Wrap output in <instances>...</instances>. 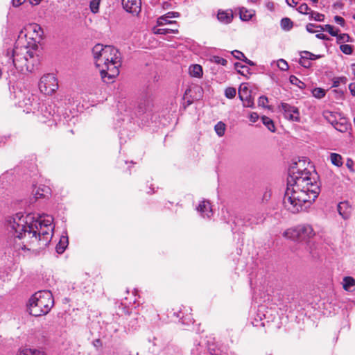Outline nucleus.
I'll return each instance as SVG.
<instances>
[{"instance_id": "49530a36", "label": "nucleus", "mask_w": 355, "mask_h": 355, "mask_svg": "<svg viewBox=\"0 0 355 355\" xmlns=\"http://www.w3.org/2000/svg\"><path fill=\"white\" fill-rule=\"evenodd\" d=\"M277 66L282 71H286L288 69V63L283 59L278 61Z\"/></svg>"}, {"instance_id": "4468645a", "label": "nucleus", "mask_w": 355, "mask_h": 355, "mask_svg": "<svg viewBox=\"0 0 355 355\" xmlns=\"http://www.w3.org/2000/svg\"><path fill=\"white\" fill-rule=\"evenodd\" d=\"M352 207L347 201L340 202L338 205V211L345 220L348 219L352 213Z\"/></svg>"}, {"instance_id": "5fc2aeb1", "label": "nucleus", "mask_w": 355, "mask_h": 355, "mask_svg": "<svg viewBox=\"0 0 355 355\" xmlns=\"http://www.w3.org/2000/svg\"><path fill=\"white\" fill-rule=\"evenodd\" d=\"M315 26H316V24H312V23H309L306 26V30L310 33H314L315 31L313 30V28H315Z\"/></svg>"}, {"instance_id": "bf43d9fd", "label": "nucleus", "mask_w": 355, "mask_h": 355, "mask_svg": "<svg viewBox=\"0 0 355 355\" xmlns=\"http://www.w3.org/2000/svg\"><path fill=\"white\" fill-rule=\"evenodd\" d=\"M166 16L167 17H178L180 16V14L178 12H168L167 14H166Z\"/></svg>"}, {"instance_id": "dca6fc26", "label": "nucleus", "mask_w": 355, "mask_h": 355, "mask_svg": "<svg viewBox=\"0 0 355 355\" xmlns=\"http://www.w3.org/2000/svg\"><path fill=\"white\" fill-rule=\"evenodd\" d=\"M192 92L195 93V95L193 96V98L195 100H199L202 97L203 95V89L202 87L199 85H195L191 87H189L186 89L184 95V98H185V96L188 95L189 94H191Z\"/></svg>"}, {"instance_id": "bb28decb", "label": "nucleus", "mask_w": 355, "mask_h": 355, "mask_svg": "<svg viewBox=\"0 0 355 355\" xmlns=\"http://www.w3.org/2000/svg\"><path fill=\"white\" fill-rule=\"evenodd\" d=\"M225 124L222 121H219L215 125L214 130L219 137H222L225 135Z\"/></svg>"}, {"instance_id": "f8f14e48", "label": "nucleus", "mask_w": 355, "mask_h": 355, "mask_svg": "<svg viewBox=\"0 0 355 355\" xmlns=\"http://www.w3.org/2000/svg\"><path fill=\"white\" fill-rule=\"evenodd\" d=\"M141 0H122L123 9L132 15H137L141 11Z\"/></svg>"}, {"instance_id": "f03ea898", "label": "nucleus", "mask_w": 355, "mask_h": 355, "mask_svg": "<svg viewBox=\"0 0 355 355\" xmlns=\"http://www.w3.org/2000/svg\"><path fill=\"white\" fill-rule=\"evenodd\" d=\"M19 222H16V218H14V223L12 226L13 230L12 236L21 239L24 237L28 236L29 238H35L38 240L44 242L45 244H49L53 236L52 232L53 227H44L42 225H34L33 223H28V220H24V216H18ZM30 217L26 216L28 219Z\"/></svg>"}, {"instance_id": "3c124183", "label": "nucleus", "mask_w": 355, "mask_h": 355, "mask_svg": "<svg viewBox=\"0 0 355 355\" xmlns=\"http://www.w3.org/2000/svg\"><path fill=\"white\" fill-rule=\"evenodd\" d=\"M334 21L343 27L345 25V19L340 16L336 15L334 17Z\"/></svg>"}, {"instance_id": "9b49d317", "label": "nucleus", "mask_w": 355, "mask_h": 355, "mask_svg": "<svg viewBox=\"0 0 355 355\" xmlns=\"http://www.w3.org/2000/svg\"><path fill=\"white\" fill-rule=\"evenodd\" d=\"M153 103L150 99L145 98L141 99L136 108L135 114L140 117L144 114L150 115L152 112Z\"/></svg>"}, {"instance_id": "0e129e2a", "label": "nucleus", "mask_w": 355, "mask_h": 355, "mask_svg": "<svg viewBox=\"0 0 355 355\" xmlns=\"http://www.w3.org/2000/svg\"><path fill=\"white\" fill-rule=\"evenodd\" d=\"M286 2L291 7H294L297 4V1L295 0H286Z\"/></svg>"}, {"instance_id": "72a5a7b5", "label": "nucleus", "mask_w": 355, "mask_h": 355, "mask_svg": "<svg viewBox=\"0 0 355 355\" xmlns=\"http://www.w3.org/2000/svg\"><path fill=\"white\" fill-rule=\"evenodd\" d=\"M313 96L317 98H322L325 96L326 92L322 88H315L312 90Z\"/></svg>"}, {"instance_id": "8fccbe9b", "label": "nucleus", "mask_w": 355, "mask_h": 355, "mask_svg": "<svg viewBox=\"0 0 355 355\" xmlns=\"http://www.w3.org/2000/svg\"><path fill=\"white\" fill-rule=\"evenodd\" d=\"M346 166L349 168L350 171H354V163L351 158H347L346 162Z\"/></svg>"}, {"instance_id": "603ef678", "label": "nucleus", "mask_w": 355, "mask_h": 355, "mask_svg": "<svg viewBox=\"0 0 355 355\" xmlns=\"http://www.w3.org/2000/svg\"><path fill=\"white\" fill-rule=\"evenodd\" d=\"M58 244H69V238L65 233V235H62Z\"/></svg>"}, {"instance_id": "09e8293b", "label": "nucleus", "mask_w": 355, "mask_h": 355, "mask_svg": "<svg viewBox=\"0 0 355 355\" xmlns=\"http://www.w3.org/2000/svg\"><path fill=\"white\" fill-rule=\"evenodd\" d=\"M168 17H167L166 15V17H162L159 18L158 21H157L158 25L159 26H162V25H164V24H166L171 23V21H169L168 19Z\"/></svg>"}, {"instance_id": "b1692460", "label": "nucleus", "mask_w": 355, "mask_h": 355, "mask_svg": "<svg viewBox=\"0 0 355 355\" xmlns=\"http://www.w3.org/2000/svg\"><path fill=\"white\" fill-rule=\"evenodd\" d=\"M349 123H347L346 121H336L334 123H333L334 128L340 132H347L349 128Z\"/></svg>"}, {"instance_id": "4c0bfd02", "label": "nucleus", "mask_w": 355, "mask_h": 355, "mask_svg": "<svg viewBox=\"0 0 355 355\" xmlns=\"http://www.w3.org/2000/svg\"><path fill=\"white\" fill-rule=\"evenodd\" d=\"M302 53L304 55V58L309 60H315L322 57L321 55H315L307 51H302Z\"/></svg>"}, {"instance_id": "f257e3e1", "label": "nucleus", "mask_w": 355, "mask_h": 355, "mask_svg": "<svg viewBox=\"0 0 355 355\" xmlns=\"http://www.w3.org/2000/svg\"><path fill=\"white\" fill-rule=\"evenodd\" d=\"M295 169V166H292L288 171L287 188L283 199L285 207L294 214L310 207L320 192L316 174L313 175L306 168Z\"/></svg>"}, {"instance_id": "ddd939ff", "label": "nucleus", "mask_w": 355, "mask_h": 355, "mask_svg": "<svg viewBox=\"0 0 355 355\" xmlns=\"http://www.w3.org/2000/svg\"><path fill=\"white\" fill-rule=\"evenodd\" d=\"M38 48V46L36 44H33V47L31 49H28L26 46L24 47V50H26V54H28V58H29V64L33 66V71L35 67L40 64V57L37 54H36V49Z\"/></svg>"}, {"instance_id": "1a4fd4ad", "label": "nucleus", "mask_w": 355, "mask_h": 355, "mask_svg": "<svg viewBox=\"0 0 355 355\" xmlns=\"http://www.w3.org/2000/svg\"><path fill=\"white\" fill-rule=\"evenodd\" d=\"M40 91L46 94H51L58 88L57 78L53 74L49 73L43 76L39 83Z\"/></svg>"}, {"instance_id": "13d9d810", "label": "nucleus", "mask_w": 355, "mask_h": 355, "mask_svg": "<svg viewBox=\"0 0 355 355\" xmlns=\"http://www.w3.org/2000/svg\"><path fill=\"white\" fill-rule=\"evenodd\" d=\"M315 37L318 39L322 40H330V38L328 36H327L326 35H324L323 33H318L315 35Z\"/></svg>"}, {"instance_id": "a878e982", "label": "nucleus", "mask_w": 355, "mask_h": 355, "mask_svg": "<svg viewBox=\"0 0 355 355\" xmlns=\"http://www.w3.org/2000/svg\"><path fill=\"white\" fill-rule=\"evenodd\" d=\"M250 95V91L248 88L246 86L242 87V85H241L239 89V97L241 101L246 100L248 96Z\"/></svg>"}, {"instance_id": "412c9836", "label": "nucleus", "mask_w": 355, "mask_h": 355, "mask_svg": "<svg viewBox=\"0 0 355 355\" xmlns=\"http://www.w3.org/2000/svg\"><path fill=\"white\" fill-rule=\"evenodd\" d=\"M281 28L286 31H289L293 27V22L288 17H284L280 21Z\"/></svg>"}, {"instance_id": "58836bf2", "label": "nucleus", "mask_w": 355, "mask_h": 355, "mask_svg": "<svg viewBox=\"0 0 355 355\" xmlns=\"http://www.w3.org/2000/svg\"><path fill=\"white\" fill-rule=\"evenodd\" d=\"M324 116L327 119V121L329 123H330L332 125L333 123H334L336 121L334 114L331 112H325L324 113Z\"/></svg>"}, {"instance_id": "0eeeda50", "label": "nucleus", "mask_w": 355, "mask_h": 355, "mask_svg": "<svg viewBox=\"0 0 355 355\" xmlns=\"http://www.w3.org/2000/svg\"><path fill=\"white\" fill-rule=\"evenodd\" d=\"M10 92L13 93L14 98L17 101L16 103L21 107L25 108L27 112L31 110L33 104L37 101V97L31 94L28 91L16 90L13 86L10 88Z\"/></svg>"}, {"instance_id": "4d7b16f0", "label": "nucleus", "mask_w": 355, "mask_h": 355, "mask_svg": "<svg viewBox=\"0 0 355 355\" xmlns=\"http://www.w3.org/2000/svg\"><path fill=\"white\" fill-rule=\"evenodd\" d=\"M12 5L15 7H18L23 4L24 2L28 1V0H12Z\"/></svg>"}, {"instance_id": "de8ad7c7", "label": "nucleus", "mask_w": 355, "mask_h": 355, "mask_svg": "<svg viewBox=\"0 0 355 355\" xmlns=\"http://www.w3.org/2000/svg\"><path fill=\"white\" fill-rule=\"evenodd\" d=\"M244 107H252L254 105L251 95L248 96L246 100L241 101Z\"/></svg>"}, {"instance_id": "79ce46f5", "label": "nucleus", "mask_w": 355, "mask_h": 355, "mask_svg": "<svg viewBox=\"0 0 355 355\" xmlns=\"http://www.w3.org/2000/svg\"><path fill=\"white\" fill-rule=\"evenodd\" d=\"M346 82H347V78L346 77L336 78L334 79L332 87H338L340 85V83L345 84Z\"/></svg>"}, {"instance_id": "338daca9", "label": "nucleus", "mask_w": 355, "mask_h": 355, "mask_svg": "<svg viewBox=\"0 0 355 355\" xmlns=\"http://www.w3.org/2000/svg\"><path fill=\"white\" fill-rule=\"evenodd\" d=\"M90 7H91V10L92 11V12L96 13L98 12V3L96 7H94V3L92 2L90 4Z\"/></svg>"}, {"instance_id": "7ed1b4c3", "label": "nucleus", "mask_w": 355, "mask_h": 355, "mask_svg": "<svg viewBox=\"0 0 355 355\" xmlns=\"http://www.w3.org/2000/svg\"><path fill=\"white\" fill-rule=\"evenodd\" d=\"M54 305L53 294L50 291L42 290L35 293L29 300V313L39 317L49 313Z\"/></svg>"}, {"instance_id": "a211bd4d", "label": "nucleus", "mask_w": 355, "mask_h": 355, "mask_svg": "<svg viewBox=\"0 0 355 355\" xmlns=\"http://www.w3.org/2000/svg\"><path fill=\"white\" fill-rule=\"evenodd\" d=\"M197 210L202 214L209 217V213L211 212L210 202L207 200L202 201L197 207Z\"/></svg>"}, {"instance_id": "69168bd1", "label": "nucleus", "mask_w": 355, "mask_h": 355, "mask_svg": "<svg viewBox=\"0 0 355 355\" xmlns=\"http://www.w3.org/2000/svg\"><path fill=\"white\" fill-rule=\"evenodd\" d=\"M180 313H181L180 311L177 312V311H174L173 310H172L168 313V315H170L171 316L176 317V318H180Z\"/></svg>"}, {"instance_id": "e433bc0d", "label": "nucleus", "mask_w": 355, "mask_h": 355, "mask_svg": "<svg viewBox=\"0 0 355 355\" xmlns=\"http://www.w3.org/2000/svg\"><path fill=\"white\" fill-rule=\"evenodd\" d=\"M340 49L346 55H351L353 53V46L349 44H341Z\"/></svg>"}, {"instance_id": "e2e57ef3", "label": "nucleus", "mask_w": 355, "mask_h": 355, "mask_svg": "<svg viewBox=\"0 0 355 355\" xmlns=\"http://www.w3.org/2000/svg\"><path fill=\"white\" fill-rule=\"evenodd\" d=\"M242 61L244 62L245 63H246L247 64L250 65V66H254L256 64L253 61L249 60L246 57H245L244 59Z\"/></svg>"}, {"instance_id": "ea45409f", "label": "nucleus", "mask_w": 355, "mask_h": 355, "mask_svg": "<svg viewBox=\"0 0 355 355\" xmlns=\"http://www.w3.org/2000/svg\"><path fill=\"white\" fill-rule=\"evenodd\" d=\"M299 63L301 66H302L304 68H309L311 66V63L310 60H309L308 59H306L304 58V55H303L302 53H301V58L300 59Z\"/></svg>"}, {"instance_id": "f3484780", "label": "nucleus", "mask_w": 355, "mask_h": 355, "mask_svg": "<svg viewBox=\"0 0 355 355\" xmlns=\"http://www.w3.org/2000/svg\"><path fill=\"white\" fill-rule=\"evenodd\" d=\"M343 288L348 292L354 291L355 290V279L350 276L345 277L343 279Z\"/></svg>"}, {"instance_id": "9d476101", "label": "nucleus", "mask_w": 355, "mask_h": 355, "mask_svg": "<svg viewBox=\"0 0 355 355\" xmlns=\"http://www.w3.org/2000/svg\"><path fill=\"white\" fill-rule=\"evenodd\" d=\"M279 108L283 112L285 118L287 119L296 122L300 121V111L297 107L286 103H281Z\"/></svg>"}, {"instance_id": "774afa93", "label": "nucleus", "mask_w": 355, "mask_h": 355, "mask_svg": "<svg viewBox=\"0 0 355 355\" xmlns=\"http://www.w3.org/2000/svg\"><path fill=\"white\" fill-rule=\"evenodd\" d=\"M42 0H28V1L32 5H37Z\"/></svg>"}, {"instance_id": "c03bdc74", "label": "nucleus", "mask_w": 355, "mask_h": 355, "mask_svg": "<svg viewBox=\"0 0 355 355\" xmlns=\"http://www.w3.org/2000/svg\"><path fill=\"white\" fill-rule=\"evenodd\" d=\"M214 62L218 64H221L223 66H226L227 64V60L223 58L220 56H214Z\"/></svg>"}, {"instance_id": "473e14b6", "label": "nucleus", "mask_w": 355, "mask_h": 355, "mask_svg": "<svg viewBox=\"0 0 355 355\" xmlns=\"http://www.w3.org/2000/svg\"><path fill=\"white\" fill-rule=\"evenodd\" d=\"M289 80L291 84L297 86L299 88L302 89L305 87V84L294 75L289 77Z\"/></svg>"}, {"instance_id": "cd10ccee", "label": "nucleus", "mask_w": 355, "mask_h": 355, "mask_svg": "<svg viewBox=\"0 0 355 355\" xmlns=\"http://www.w3.org/2000/svg\"><path fill=\"white\" fill-rule=\"evenodd\" d=\"M337 38V43H345V42H352L353 40L351 38V37L347 34V33H343L338 35V33H337V35H336Z\"/></svg>"}, {"instance_id": "a19ab883", "label": "nucleus", "mask_w": 355, "mask_h": 355, "mask_svg": "<svg viewBox=\"0 0 355 355\" xmlns=\"http://www.w3.org/2000/svg\"><path fill=\"white\" fill-rule=\"evenodd\" d=\"M324 31L328 32L331 36H336L337 35V33L339 32V29L334 31L333 26L330 24H326L324 26Z\"/></svg>"}, {"instance_id": "393cba45", "label": "nucleus", "mask_w": 355, "mask_h": 355, "mask_svg": "<svg viewBox=\"0 0 355 355\" xmlns=\"http://www.w3.org/2000/svg\"><path fill=\"white\" fill-rule=\"evenodd\" d=\"M330 159L332 164L338 167L343 165V158L340 155L332 153L330 155Z\"/></svg>"}, {"instance_id": "2eb2a0df", "label": "nucleus", "mask_w": 355, "mask_h": 355, "mask_svg": "<svg viewBox=\"0 0 355 355\" xmlns=\"http://www.w3.org/2000/svg\"><path fill=\"white\" fill-rule=\"evenodd\" d=\"M217 18L220 22L228 24L233 20V12L232 10H219L217 14Z\"/></svg>"}, {"instance_id": "c756f323", "label": "nucleus", "mask_w": 355, "mask_h": 355, "mask_svg": "<svg viewBox=\"0 0 355 355\" xmlns=\"http://www.w3.org/2000/svg\"><path fill=\"white\" fill-rule=\"evenodd\" d=\"M178 32V30H173L167 28H154V33L155 34L167 35L169 33H175Z\"/></svg>"}, {"instance_id": "680f3d73", "label": "nucleus", "mask_w": 355, "mask_h": 355, "mask_svg": "<svg viewBox=\"0 0 355 355\" xmlns=\"http://www.w3.org/2000/svg\"><path fill=\"white\" fill-rule=\"evenodd\" d=\"M113 56H114L113 55H111L110 53H108L107 54V57L108 60H106L105 58H102L101 62V65L107 64V63L109 64L110 63V58L113 57Z\"/></svg>"}, {"instance_id": "a18cd8bd", "label": "nucleus", "mask_w": 355, "mask_h": 355, "mask_svg": "<svg viewBox=\"0 0 355 355\" xmlns=\"http://www.w3.org/2000/svg\"><path fill=\"white\" fill-rule=\"evenodd\" d=\"M268 103V99L265 96H261L258 99V105L259 106L263 107H267V103Z\"/></svg>"}, {"instance_id": "6e6d98bb", "label": "nucleus", "mask_w": 355, "mask_h": 355, "mask_svg": "<svg viewBox=\"0 0 355 355\" xmlns=\"http://www.w3.org/2000/svg\"><path fill=\"white\" fill-rule=\"evenodd\" d=\"M259 114L257 112H252L250 115V121L255 123L259 119Z\"/></svg>"}, {"instance_id": "2f4dec72", "label": "nucleus", "mask_w": 355, "mask_h": 355, "mask_svg": "<svg viewBox=\"0 0 355 355\" xmlns=\"http://www.w3.org/2000/svg\"><path fill=\"white\" fill-rule=\"evenodd\" d=\"M234 68L236 69L237 71V73L243 76H245L247 77L244 71H241L240 68H245V71H246V73H248V74H251V73L250 72V68L248 67L247 66H245V65H243L240 62H235L234 63Z\"/></svg>"}, {"instance_id": "c85d7f7f", "label": "nucleus", "mask_w": 355, "mask_h": 355, "mask_svg": "<svg viewBox=\"0 0 355 355\" xmlns=\"http://www.w3.org/2000/svg\"><path fill=\"white\" fill-rule=\"evenodd\" d=\"M309 19H313L317 21H323L324 19V15L311 10L309 12Z\"/></svg>"}, {"instance_id": "864d4df0", "label": "nucleus", "mask_w": 355, "mask_h": 355, "mask_svg": "<svg viewBox=\"0 0 355 355\" xmlns=\"http://www.w3.org/2000/svg\"><path fill=\"white\" fill-rule=\"evenodd\" d=\"M68 245H55V251L58 254H62Z\"/></svg>"}, {"instance_id": "c9c22d12", "label": "nucleus", "mask_w": 355, "mask_h": 355, "mask_svg": "<svg viewBox=\"0 0 355 355\" xmlns=\"http://www.w3.org/2000/svg\"><path fill=\"white\" fill-rule=\"evenodd\" d=\"M297 11L303 15H309L310 11L311 10V8L308 6V5L305 3H302L298 8Z\"/></svg>"}, {"instance_id": "7c9ffc66", "label": "nucleus", "mask_w": 355, "mask_h": 355, "mask_svg": "<svg viewBox=\"0 0 355 355\" xmlns=\"http://www.w3.org/2000/svg\"><path fill=\"white\" fill-rule=\"evenodd\" d=\"M239 15L242 21H249L252 17V14L244 8L240 10Z\"/></svg>"}, {"instance_id": "6e6552de", "label": "nucleus", "mask_w": 355, "mask_h": 355, "mask_svg": "<svg viewBox=\"0 0 355 355\" xmlns=\"http://www.w3.org/2000/svg\"><path fill=\"white\" fill-rule=\"evenodd\" d=\"M92 53L96 60L95 64L96 67L100 68L101 67V62L102 58H105L106 60H108L107 58L108 53L111 55L113 53H115L116 55V53H119V51L117 49L112 46H103L101 44H97L93 47Z\"/></svg>"}, {"instance_id": "4be33fe9", "label": "nucleus", "mask_w": 355, "mask_h": 355, "mask_svg": "<svg viewBox=\"0 0 355 355\" xmlns=\"http://www.w3.org/2000/svg\"><path fill=\"white\" fill-rule=\"evenodd\" d=\"M261 121H262V123L263 124L272 132H275V130H276V128H275V124H274V122L273 121L266 116H263L261 117Z\"/></svg>"}, {"instance_id": "37998d69", "label": "nucleus", "mask_w": 355, "mask_h": 355, "mask_svg": "<svg viewBox=\"0 0 355 355\" xmlns=\"http://www.w3.org/2000/svg\"><path fill=\"white\" fill-rule=\"evenodd\" d=\"M231 54L237 60H243L244 59V58L245 57V55H244L243 53H242L241 51H239V50H234V51H232L231 52Z\"/></svg>"}, {"instance_id": "423d86ee", "label": "nucleus", "mask_w": 355, "mask_h": 355, "mask_svg": "<svg viewBox=\"0 0 355 355\" xmlns=\"http://www.w3.org/2000/svg\"><path fill=\"white\" fill-rule=\"evenodd\" d=\"M112 55L114 56L110 58L109 64H102L98 68L103 81L107 83L112 82L113 79L119 75V67L121 64V53L119 52L116 55L115 53Z\"/></svg>"}, {"instance_id": "6ab92c4d", "label": "nucleus", "mask_w": 355, "mask_h": 355, "mask_svg": "<svg viewBox=\"0 0 355 355\" xmlns=\"http://www.w3.org/2000/svg\"><path fill=\"white\" fill-rule=\"evenodd\" d=\"M189 74L192 77L200 78L202 74V67L200 64H193L189 67Z\"/></svg>"}, {"instance_id": "052dcab7", "label": "nucleus", "mask_w": 355, "mask_h": 355, "mask_svg": "<svg viewBox=\"0 0 355 355\" xmlns=\"http://www.w3.org/2000/svg\"><path fill=\"white\" fill-rule=\"evenodd\" d=\"M349 89L350 90L351 94L353 96H355V83H351L349 85Z\"/></svg>"}, {"instance_id": "39448f33", "label": "nucleus", "mask_w": 355, "mask_h": 355, "mask_svg": "<svg viewBox=\"0 0 355 355\" xmlns=\"http://www.w3.org/2000/svg\"><path fill=\"white\" fill-rule=\"evenodd\" d=\"M6 56L8 58V62H10L19 72L33 71V66L28 64L29 58L26 54V50L19 49L16 47L10 51H8Z\"/></svg>"}, {"instance_id": "aec40b11", "label": "nucleus", "mask_w": 355, "mask_h": 355, "mask_svg": "<svg viewBox=\"0 0 355 355\" xmlns=\"http://www.w3.org/2000/svg\"><path fill=\"white\" fill-rule=\"evenodd\" d=\"M17 355H46L45 353L40 349L25 348L17 353Z\"/></svg>"}, {"instance_id": "5701e85b", "label": "nucleus", "mask_w": 355, "mask_h": 355, "mask_svg": "<svg viewBox=\"0 0 355 355\" xmlns=\"http://www.w3.org/2000/svg\"><path fill=\"white\" fill-rule=\"evenodd\" d=\"M53 218L51 216H48L47 218L45 219H40L35 221L32 222L31 223L34 224V225H42L44 227H53L52 225Z\"/></svg>"}, {"instance_id": "20e7f679", "label": "nucleus", "mask_w": 355, "mask_h": 355, "mask_svg": "<svg viewBox=\"0 0 355 355\" xmlns=\"http://www.w3.org/2000/svg\"><path fill=\"white\" fill-rule=\"evenodd\" d=\"M284 237L292 241L315 244L320 235L316 234L310 225L302 224L289 228L283 233Z\"/></svg>"}, {"instance_id": "f704fd0d", "label": "nucleus", "mask_w": 355, "mask_h": 355, "mask_svg": "<svg viewBox=\"0 0 355 355\" xmlns=\"http://www.w3.org/2000/svg\"><path fill=\"white\" fill-rule=\"evenodd\" d=\"M236 91L234 87H229L225 90V96L229 99L234 98L236 96Z\"/></svg>"}]
</instances>
